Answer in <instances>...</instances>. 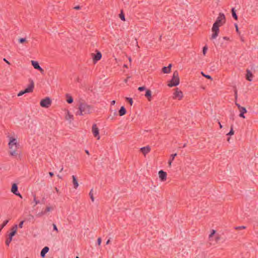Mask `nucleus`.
Segmentation results:
<instances>
[{
  "label": "nucleus",
  "mask_w": 258,
  "mask_h": 258,
  "mask_svg": "<svg viewBox=\"0 0 258 258\" xmlns=\"http://www.w3.org/2000/svg\"><path fill=\"white\" fill-rule=\"evenodd\" d=\"M128 59L130 61H131V58L130 57L128 58Z\"/></svg>",
  "instance_id": "nucleus-59"
},
{
  "label": "nucleus",
  "mask_w": 258,
  "mask_h": 258,
  "mask_svg": "<svg viewBox=\"0 0 258 258\" xmlns=\"http://www.w3.org/2000/svg\"><path fill=\"white\" fill-rule=\"evenodd\" d=\"M234 134V131H233V127L232 126L231 127V130L230 131V132L227 134V135L228 136H231V135H233Z\"/></svg>",
  "instance_id": "nucleus-33"
},
{
  "label": "nucleus",
  "mask_w": 258,
  "mask_h": 258,
  "mask_svg": "<svg viewBox=\"0 0 258 258\" xmlns=\"http://www.w3.org/2000/svg\"><path fill=\"white\" fill-rule=\"evenodd\" d=\"M8 222H9L8 220H5L3 222V223L0 225V230H1L3 228H4V227L8 224Z\"/></svg>",
  "instance_id": "nucleus-24"
},
{
  "label": "nucleus",
  "mask_w": 258,
  "mask_h": 258,
  "mask_svg": "<svg viewBox=\"0 0 258 258\" xmlns=\"http://www.w3.org/2000/svg\"><path fill=\"white\" fill-rule=\"evenodd\" d=\"M235 105L237 106V107H238V108L239 109H241V108L242 107V106H240V105L239 104H238V103H236V102L235 103Z\"/></svg>",
  "instance_id": "nucleus-46"
},
{
  "label": "nucleus",
  "mask_w": 258,
  "mask_h": 258,
  "mask_svg": "<svg viewBox=\"0 0 258 258\" xmlns=\"http://www.w3.org/2000/svg\"><path fill=\"white\" fill-rule=\"evenodd\" d=\"M16 233H15V232H11L9 235V237H11V238H13V237L15 235Z\"/></svg>",
  "instance_id": "nucleus-38"
},
{
  "label": "nucleus",
  "mask_w": 258,
  "mask_h": 258,
  "mask_svg": "<svg viewBox=\"0 0 258 258\" xmlns=\"http://www.w3.org/2000/svg\"><path fill=\"white\" fill-rule=\"evenodd\" d=\"M109 243H110V240H109V239H108V240L106 241V244H108Z\"/></svg>",
  "instance_id": "nucleus-51"
},
{
  "label": "nucleus",
  "mask_w": 258,
  "mask_h": 258,
  "mask_svg": "<svg viewBox=\"0 0 258 258\" xmlns=\"http://www.w3.org/2000/svg\"><path fill=\"white\" fill-rule=\"evenodd\" d=\"M253 75L251 72L249 70H247L246 71V78L247 80L249 81H251L252 80Z\"/></svg>",
  "instance_id": "nucleus-18"
},
{
  "label": "nucleus",
  "mask_w": 258,
  "mask_h": 258,
  "mask_svg": "<svg viewBox=\"0 0 258 258\" xmlns=\"http://www.w3.org/2000/svg\"><path fill=\"white\" fill-rule=\"evenodd\" d=\"M4 61H5L6 63H7L9 64H10V62L8 61L6 58H4Z\"/></svg>",
  "instance_id": "nucleus-47"
},
{
  "label": "nucleus",
  "mask_w": 258,
  "mask_h": 258,
  "mask_svg": "<svg viewBox=\"0 0 258 258\" xmlns=\"http://www.w3.org/2000/svg\"><path fill=\"white\" fill-rule=\"evenodd\" d=\"M124 67H126V65L124 64Z\"/></svg>",
  "instance_id": "nucleus-60"
},
{
  "label": "nucleus",
  "mask_w": 258,
  "mask_h": 258,
  "mask_svg": "<svg viewBox=\"0 0 258 258\" xmlns=\"http://www.w3.org/2000/svg\"><path fill=\"white\" fill-rule=\"evenodd\" d=\"M8 146L10 149L9 154L12 156H20L21 152L19 151L20 145L17 139L9 136Z\"/></svg>",
  "instance_id": "nucleus-1"
},
{
  "label": "nucleus",
  "mask_w": 258,
  "mask_h": 258,
  "mask_svg": "<svg viewBox=\"0 0 258 258\" xmlns=\"http://www.w3.org/2000/svg\"><path fill=\"white\" fill-rule=\"evenodd\" d=\"M53 230L56 231V232L58 231L57 228L56 227V225L55 224H53Z\"/></svg>",
  "instance_id": "nucleus-41"
},
{
  "label": "nucleus",
  "mask_w": 258,
  "mask_h": 258,
  "mask_svg": "<svg viewBox=\"0 0 258 258\" xmlns=\"http://www.w3.org/2000/svg\"><path fill=\"white\" fill-rule=\"evenodd\" d=\"M219 240V237L218 236H217L216 238V240L218 241Z\"/></svg>",
  "instance_id": "nucleus-54"
},
{
  "label": "nucleus",
  "mask_w": 258,
  "mask_h": 258,
  "mask_svg": "<svg viewBox=\"0 0 258 258\" xmlns=\"http://www.w3.org/2000/svg\"><path fill=\"white\" fill-rule=\"evenodd\" d=\"M235 26H236V31H237V32H238V29L237 25H235Z\"/></svg>",
  "instance_id": "nucleus-52"
},
{
  "label": "nucleus",
  "mask_w": 258,
  "mask_h": 258,
  "mask_svg": "<svg viewBox=\"0 0 258 258\" xmlns=\"http://www.w3.org/2000/svg\"><path fill=\"white\" fill-rule=\"evenodd\" d=\"M72 177V179H73L72 183L73 184V187L75 189H77L79 186L77 177L75 175H73Z\"/></svg>",
  "instance_id": "nucleus-12"
},
{
  "label": "nucleus",
  "mask_w": 258,
  "mask_h": 258,
  "mask_svg": "<svg viewBox=\"0 0 258 258\" xmlns=\"http://www.w3.org/2000/svg\"><path fill=\"white\" fill-rule=\"evenodd\" d=\"M49 251V247H47V246H45L41 250V253H40V255H41V256H42V257H44L45 255V254L48 252V251Z\"/></svg>",
  "instance_id": "nucleus-19"
},
{
  "label": "nucleus",
  "mask_w": 258,
  "mask_h": 258,
  "mask_svg": "<svg viewBox=\"0 0 258 258\" xmlns=\"http://www.w3.org/2000/svg\"><path fill=\"white\" fill-rule=\"evenodd\" d=\"M51 101L48 97L42 99L40 102V106L44 108H48L51 105Z\"/></svg>",
  "instance_id": "nucleus-7"
},
{
  "label": "nucleus",
  "mask_w": 258,
  "mask_h": 258,
  "mask_svg": "<svg viewBox=\"0 0 258 258\" xmlns=\"http://www.w3.org/2000/svg\"><path fill=\"white\" fill-rule=\"evenodd\" d=\"M23 224H24V221L20 222V223L19 224V227L20 228H22L23 227Z\"/></svg>",
  "instance_id": "nucleus-42"
},
{
  "label": "nucleus",
  "mask_w": 258,
  "mask_h": 258,
  "mask_svg": "<svg viewBox=\"0 0 258 258\" xmlns=\"http://www.w3.org/2000/svg\"><path fill=\"white\" fill-rule=\"evenodd\" d=\"M234 95H235V98L236 100L237 99V91L236 90L234 91Z\"/></svg>",
  "instance_id": "nucleus-45"
},
{
  "label": "nucleus",
  "mask_w": 258,
  "mask_h": 258,
  "mask_svg": "<svg viewBox=\"0 0 258 258\" xmlns=\"http://www.w3.org/2000/svg\"><path fill=\"white\" fill-rule=\"evenodd\" d=\"M215 233H216V231L215 230H212L211 231V232L209 236V239L210 240H211L212 237L215 234Z\"/></svg>",
  "instance_id": "nucleus-28"
},
{
  "label": "nucleus",
  "mask_w": 258,
  "mask_h": 258,
  "mask_svg": "<svg viewBox=\"0 0 258 258\" xmlns=\"http://www.w3.org/2000/svg\"><path fill=\"white\" fill-rule=\"evenodd\" d=\"M51 210V207H47L46 208L45 210V213H46V212H50Z\"/></svg>",
  "instance_id": "nucleus-39"
},
{
  "label": "nucleus",
  "mask_w": 258,
  "mask_h": 258,
  "mask_svg": "<svg viewBox=\"0 0 258 258\" xmlns=\"http://www.w3.org/2000/svg\"><path fill=\"white\" fill-rule=\"evenodd\" d=\"M78 109V111L76 113V115L83 116L92 112V107L86 103H80Z\"/></svg>",
  "instance_id": "nucleus-3"
},
{
  "label": "nucleus",
  "mask_w": 258,
  "mask_h": 258,
  "mask_svg": "<svg viewBox=\"0 0 258 258\" xmlns=\"http://www.w3.org/2000/svg\"><path fill=\"white\" fill-rule=\"evenodd\" d=\"M146 89L145 87H144V86H142V87H139L138 88V90L140 91H144Z\"/></svg>",
  "instance_id": "nucleus-40"
},
{
  "label": "nucleus",
  "mask_w": 258,
  "mask_h": 258,
  "mask_svg": "<svg viewBox=\"0 0 258 258\" xmlns=\"http://www.w3.org/2000/svg\"><path fill=\"white\" fill-rule=\"evenodd\" d=\"M151 150V148L149 146H146L144 147H142L141 148V151L145 155L148 154Z\"/></svg>",
  "instance_id": "nucleus-14"
},
{
  "label": "nucleus",
  "mask_w": 258,
  "mask_h": 258,
  "mask_svg": "<svg viewBox=\"0 0 258 258\" xmlns=\"http://www.w3.org/2000/svg\"><path fill=\"white\" fill-rule=\"evenodd\" d=\"M65 118L66 120L69 121L71 122L73 120L74 116L73 115L71 114L69 111H67L66 115L65 116Z\"/></svg>",
  "instance_id": "nucleus-13"
},
{
  "label": "nucleus",
  "mask_w": 258,
  "mask_h": 258,
  "mask_svg": "<svg viewBox=\"0 0 258 258\" xmlns=\"http://www.w3.org/2000/svg\"><path fill=\"white\" fill-rule=\"evenodd\" d=\"M115 103V100H112L111 102V104L112 105H114Z\"/></svg>",
  "instance_id": "nucleus-48"
},
{
  "label": "nucleus",
  "mask_w": 258,
  "mask_h": 258,
  "mask_svg": "<svg viewBox=\"0 0 258 258\" xmlns=\"http://www.w3.org/2000/svg\"><path fill=\"white\" fill-rule=\"evenodd\" d=\"M80 7L79 6H76L75 7V9H76V10H79L80 9Z\"/></svg>",
  "instance_id": "nucleus-50"
},
{
  "label": "nucleus",
  "mask_w": 258,
  "mask_h": 258,
  "mask_svg": "<svg viewBox=\"0 0 258 258\" xmlns=\"http://www.w3.org/2000/svg\"><path fill=\"white\" fill-rule=\"evenodd\" d=\"M151 91L150 90H147L146 91L145 96L148 98L149 101L151 99Z\"/></svg>",
  "instance_id": "nucleus-23"
},
{
  "label": "nucleus",
  "mask_w": 258,
  "mask_h": 258,
  "mask_svg": "<svg viewBox=\"0 0 258 258\" xmlns=\"http://www.w3.org/2000/svg\"><path fill=\"white\" fill-rule=\"evenodd\" d=\"M159 177L161 181H165L167 179V173L166 172L160 170L159 171Z\"/></svg>",
  "instance_id": "nucleus-11"
},
{
  "label": "nucleus",
  "mask_w": 258,
  "mask_h": 258,
  "mask_svg": "<svg viewBox=\"0 0 258 258\" xmlns=\"http://www.w3.org/2000/svg\"><path fill=\"white\" fill-rule=\"evenodd\" d=\"M49 174L50 176L52 177L53 175V173L50 172H49Z\"/></svg>",
  "instance_id": "nucleus-49"
},
{
  "label": "nucleus",
  "mask_w": 258,
  "mask_h": 258,
  "mask_svg": "<svg viewBox=\"0 0 258 258\" xmlns=\"http://www.w3.org/2000/svg\"><path fill=\"white\" fill-rule=\"evenodd\" d=\"M232 15L233 17L235 19H236V20L237 19V15L236 14V12H235V11L234 10V8H232Z\"/></svg>",
  "instance_id": "nucleus-25"
},
{
  "label": "nucleus",
  "mask_w": 258,
  "mask_h": 258,
  "mask_svg": "<svg viewBox=\"0 0 258 258\" xmlns=\"http://www.w3.org/2000/svg\"><path fill=\"white\" fill-rule=\"evenodd\" d=\"M32 65L33 66L34 69L39 70L41 74L44 73L43 69L39 66L38 62L36 61L32 60L31 61Z\"/></svg>",
  "instance_id": "nucleus-9"
},
{
  "label": "nucleus",
  "mask_w": 258,
  "mask_h": 258,
  "mask_svg": "<svg viewBox=\"0 0 258 258\" xmlns=\"http://www.w3.org/2000/svg\"><path fill=\"white\" fill-rule=\"evenodd\" d=\"M223 38H224V39H225V40H227V38L226 37H224Z\"/></svg>",
  "instance_id": "nucleus-58"
},
{
  "label": "nucleus",
  "mask_w": 258,
  "mask_h": 258,
  "mask_svg": "<svg viewBox=\"0 0 258 258\" xmlns=\"http://www.w3.org/2000/svg\"><path fill=\"white\" fill-rule=\"evenodd\" d=\"M126 111L124 106H121L119 110V114L120 116H123L126 113Z\"/></svg>",
  "instance_id": "nucleus-21"
},
{
  "label": "nucleus",
  "mask_w": 258,
  "mask_h": 258,
  "mask_svg": "<svg viewBox=\"0 0 258 258\" xmlns=\"http://www.w3.org/2000/svg\"><path fill=\"white\" fill-rule=\"evenodd\" d=\"M220 127L221 128L222 127V125H221V123L219 122Z\"/></svg>",
  "instance_id": "nucleus-53"
},
{
  "label": "nucleus",
  "mask_w": 258,
  "mask_h": 258,
  "mask_svg": "<svg viewBox=\"0 0 258 258\" xmlns=\"http://www.w3.org/2000/svg\"><path fill=\"white\" fill-rule=\"evenodd\" d=\"M201 74L204 77H206V78L209 79L210 80H212V77L210 75H205L203 72H201Z\"/></svg>",
  "instance_id": "nucleus-30"
},
{
  "label": "nucleus",
  "mask_w": 258,
  "mask_h": 258,
  "mask_svg": "<svg viewBox=\"0 0 258 258\" xmlns=\"http://www.w3.org/2000/svg\"><path fill=\"white\" fill-rule=\"evenodd\" d=\"M11 191L16 196H19L21 198H22V195L18 191V186L16 183H14L12 185Z\"/></svg>",
  "instance_id": "nucleus-10"
},
{
  "label": "nucleus",
  "mask_w": 258,
  "mask_h": 258,
  "mask_svg": "<svg viewBox=\"0 0 258 258\" xmlns=\"http://www.w3.org/2000/svg\"><path fill=\"white\" fill-rule=\"evenodd\" d=\"M12 240V238L9 237V238L6 240V244L7 246H9L11 241Z\"/></svg>",
  "instance_id": "nucleus-29"
},
{
  "label": "nucleus",
  "mask_w": 258,
  "mask_h": 258,
  "mask_svg": "<svg viewBox=\"0 0 258 258\" xmlns=\"http://www.w3.org/2000/svg\"><path fill=\"white\" fill-rule=\"evenodd\" d=\"M57 176H58V177L59 178H60V179H61V178H62V177H61V176L59 175H57Z\"/></svg>",
  "instance_id": "nucleus-56"
},
{
  "label": "nucleus",
  "mask_w": 258,
  "mask_h": 258,
  "mask_svg": "<svg viewBox=\"0 0 258 258\" xmlns=\"http://www.w3.org/2000/svg\"><path fill=\"white\" fill-rule=\"evenodd\" d=\"M101 243V238H98V239H97V243L98 245H100Z\"/></svg>",
  "instance_id": "nucleus-44"
},
{
  "label": "nucleus",
  "mask_w": 258,
  "mask_h": 258,
  "mask_svg": "<svg viewBox=\"0 0 258 258\" xmlns=\"http://www.w3.org/2000/svg\"><path fill=\"white\" fill-rule=\"evenodd\" d=\"M235 228H236V229H245V227L244 226H238V227H236Z\"/></svg>",
  "instance_id": "nucleus-43"
},
{
  "label": "nucleus",
  "mask_w": 258,
  "mask_h": 258,
  "mask_svg": "<svg viewBox=\"0 0 258 258\" xmlns=\"http://www.w3.org/2000/svg\"><path fill=\"white\" fill-rule=\"evenodd\" d=\"M120 18L122 21H125V17L123 14H120L119 15Z\"/></svg>",
  "instance_id": "nucleus-37"
},
{
  "label": "nucleus",
  "mask_w": 258,
  "mask_h": 258,
  "mask_svg": "<svg viewBox=\"0 0 258 258\" xmlns=\"http://www.w3.org/2000/svg\"><path fill=\"white\" fill-rule=\"evenodd\" d=\"M17 228H18V226H17V225H15V226H14L12 228V229H11L12 231V232H15V233H16V232H17Z\"/></svg>",
  "instance_id": "nucleus-31"
},
{
  "label": "nucleus",
  "mask_w": 258,
  "mask_h": 258,
  "mask_svg": "<svg viewBox=\"0 0 258 258\" xmlns=\"http://www.w3.org/2000/svg\"><path fill=\"white\" fill-rule=\"evenodd\" d=\"M66 97L67 98V102L68 103L71 104V103H73L74 100H73V97L71 96V95H70L69 94H67L66 95Z\"/></svg>",
  "instance_id": "nucleus-22"
},
{
  "label": "nucleus",
  "mask_w": 258,
  "mask_h": 258,
  "mask_svg": "<svg viewBox=\"0 0 258 258\" xmlns=\"http://www.w3.org/2000/svg\"><path fill=\"white\" fill-rule=\"evenodd\" d=\"M76 258H79L78 256H77Z\"/></svg>",
  "instance_id": "nucleus-61"
},
{
  "label": "nucleus",
  "mask_w": 258,
  "mask_h": 258,
  "mask_svg": "<svg viewBox=\"0 0 258 258\" xmlns=\"http://www.w3.org/2000/svg\"><path fill=\"white\" fill-rule=\"evenodd\" d=\"M92 132L94 136L96 137L97 140H99L100 138L99 136V131L96 124H94L93 125L92 127Z\"/></svg>",
  "instance_id": "nucleus-8"
},
{
  "label": "nucleus",
  "mask_w": 258,
  "mask_h": 258,
  "mask_svg": "<svg viewBox=\"0 0 258 258\" xmlns=\"http://www.w3.org/2000/svg\"><path fill=\"white\" fill-rule=\"evenodd\" d=\"M46 213H45V211H41V212L39 213L37 216L38 217H41L43 215H45Z\"/></svg>",
  "instance_id": "nucleus-35"
},
{
  "label": "nucleus",
  "mask_w": 258,
  "mask_h": 258,
  "mask_svg": "<svg viewBox=\"0 0 258 258\" xmlns=\"http://www.w3.org/2000/svg\"><path fill=\"white\" fill-rule=\"evenodd\" d=\"M225 22V17L223 14L220 13L216 22L214 23L212 28V34L211 37V39H215L219 33V27L222 26Z\"/></svg>",
  "instance_id": "nucleus-2"
},
{
  "label": "nucleus",
  "mask_w": 258,
  "mask_h": 258,
  "mask_svg": "<svg viewBox=\"0 0 258 258\" xmlns=\"http://www.w3.org/2000/svg\"><path fill=\"white\" fill-rule=\"evenodd\" d=\"M34 89V83L32 81L31 84L24 90L21 91L17 95L18 96H21L24 94L29 93L33 92Z\"/></svg>",
  "instance_id": "nucleus-6"
},
{
  "label": "nucleus",
  "mask_w": 258,
  "mask_h": 258,
  "mask_svg": "<svg viewBox=\"0 0 258 258\" xmlns=\"http://www.w3.org/2000/svg\"><path fill=\"white\" fill-rule=\"evenodd\" d=\"M26 41V38H21L19 39V42L21 43H22Z\"/></svg>",
  "instance_id": "nucleus-36"
},
{
  "label": "nucleus",
  "mask_w": 258,
  "mask_h": 258,
  "mask_svg": "<svg viewBox=\"0 0 258 258\" xmlns=\"http://www.w3.org/2000/svg\"><path fill=\"white\" fill-rule=\"evenodd\" d=\"M208 50V48L206 46H205L203 48V53L204 55H205Z\"/></svg>",
  "instance_id": "nucleus-34"
},
{
  "label": "nucleus",
  "mask_w": 258,
  "mask_h": 258,
  "mask_svg": "<svg viewBox=\"0 0 258 258\" xmlns=\"http://www.w3.org/2000/svg\"><path fill=\"white\" fill-rule=\"evenodd\" d=\"M33 197H34L33 202L35 203L34 206H36L37 205H38V204H39L40 203V201L36 199V195H34L33 196Z\"/></svg>",
  "instance_id": "nucleus-26"
},
{
  "label": "nucleus",
  "mask_w": 258,
  "mask_h": 258,
  "mask_svg": "<svg viewBox=\"0 0 258 258\" xmlns=\"http://www.w3.org/2000/svg\"><path fill=\"white\" fill-rule=\"evenodd\" d=\"M176 156H177L176 153L170 155V159L168 162V165L170 167L171 166L172 162L174 160L175 157H176Z\"/></svg>",
  "instance_id": "nucleus-20"
},
{
  "label": "nucleus",
  "mask_w": 258,
  "mask_h": 258,
  "mask_svg": "<svg viewBox=\"0 0 258 258\" xmlns=\"http://www.w3.org/2000/svg\"><path fill=\"white\" fill-rule=\"evenodd\" d=\"M179 84V78L178 73L177 71L173 72L172 78L168 84V86L170 87H174L178 85Z\"/></svg>",
  "instance_id": "nucleus-4"
},
{
  "label": "nucleus",
  "mask_w": 258,
  "mask_h": 258,
  "mask_svg": "<svg viewBox=\"0 0 258 258\" xmlns=\"http://www.w3.org/2000/svg\"><path fill=\"white\" fill-rule=\"evenodd\" d=\"M89 196L92 202L94 201V198L93 194V189H92L89 192Z\"/></svg>",
  "instance_id": "nucleus-27"
},
{
  "label": "nucleus",
  "mask_w": 258,
  "mask_h": 258,
  "mask_svg": "<svg viewBox=\"0 0 258 258\" xmlns=\"http://www.w3.org/2000/svg\"><path fill=\"white\" fill-rule=\"evenodd\" d=\"M183 97L182 92L178 88L174 89V92L172 94V98L175 100H180Z\"/></svg>",
  "instance_id": "nucleus-5"
},
{
  "label": "nucleus",
  "mask_w": 258,
  "mask_h": 258,
  "mask_svg": "<svg viewBox=\"0 0 258 258\" xmlns=\"http://www.w3.org/2000/svg\"><path fill=\"white\" fill-rule=\"evenodd\" d=\"M101 57H102V54H101V52L98 51L97 52L96 54L94 55L93 60L95 61H97L101 58Z\"/></svg>",
  "instance_id": "nucleus-16"
},
{
  "label": "nucleus",
  "mask_w": 258,
  "mask_h": 258,
  "mask_svg": "<svg viewBox=\"0 0 258 258\" xmlns=\"http://www.w3.org/2000/svg\"><path fill=\"white\" fill-rule=\"evenodd\" d=\"M63 167H61V168L60 170V172H61L63 170Z\"/></svg>",
  "instance_id": "nucleus-57"
},
{
  "label": "nucleus",
  "mask_w": 258,
  "mask_h": 258,
  "mask_svg": "<svg viewBox=\"0 0 258 258\" xmlns=\"http://www.w3.org/2000/svg\"><path fill=\"white\" fill-rule=\"evenodd\" d=\"M85 152L88 155H89V152L88 150H86Z\"/></svg>",
  "instance_id": "nucleus-55"
},
{
  "label": "nucleus",
  "mask_w": 258,
  "mask_h": 258,
  "mask_svg": "<svg viewBox=\"0 0 258 258\" xmlns=\"http://www.w3.org/2000/svg\"><path fill=\"white\" fill-rule=\"evenodd\" d=\"M171 64H169L168 67H164L162 69V71L165 74H168L170 72Z\"/></svg>",
  "instance_id": "nucleus-17"
},
{
  "label": "nucleus",
  "mask_w": 258,
  "mask_h": 258,
  "mask_svg": "<svg viewBox=\"0 0 258 258\" xmlns=\"http://www.w3.org/2000/svg\"><path fill=\"white\" fill-rule=\"evenodd\" d=\"M126 100L128 101V102L131 105H132L133 101V99L131 98L126 97Z\"/></svg>",
  "instance_id": "nucleus-32"
},
{
  "label": "nucleus",
  "mask_w": 258,
  "mask_h": 258,
  "mask_svg": "<svg viewBox=\"0 0 258 258\" xmlns=\"http://www.w3.org/2000/svg\"><path fill=\"white\" fill-rule=\"evenodd\" d=\"M239 110L240 112L239 116L240 117L245 118V116H244V114L247 112L246 108L244 107H242L240 109H239Z\"/></svg>",
  "instance_id": "nucleus-15"
}]
</instances>
